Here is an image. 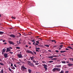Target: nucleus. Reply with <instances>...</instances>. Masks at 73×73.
<instances>
[{"instance_id":"f257e3e1","label":"nucleus","mask_w":73,"mask_h":73,"mask_svg":"<svg viewBox=\"0 0 73 73\" xmlns=\"http://www.w3.org/2000/svg\"><path fill=\"white\" fill-rule=\"evenodd\" d=\"M27 53H31L32 54H33V55L34 54V53H33L32 51H30L29 50H27Z\"/></svg>"},{"instance_id":"f03ea898","label":"nucleus","mask_w":73,"mask_h":73,"mask_svg":"<svg viewBox=\"0 0 73 73\" xmlns=\"http://www.w3.org/2000/svg\"><path fill=\"white\" fill-rule=\"evenodd\" d=\"M10 48H11V49H12V47H10L9 48H7V50L6 51V52H8L10 51Z\"/></svg>"},{"instance_id":"7ed1b4c3","label":"nucleus","mask_w":73,"mask_h":73,"mask_svg":"<svg viewBox=\"0 0 73 73\" xmlns=\"http://www.w3.org/2000/svg\"><path fill=\"white\" fill-rule=\"evenodd\" d=\"M21 69L23 70V71H24V70L27 69V68H25L24 66H22L21 67Z\"/></svg>"},{"instance_id":"20e7f679","label":"nucleus","mask_w":73,"mask_h":73,"mask_svg":"<svg viewBox=\"0 0 73 73\" xmlns=\"http://www.w3.org/2000/svg\"><path fill=\"white\" fill-rule=\"evenodd\" d=\"M17 56L19 58H22V57H23V56H22L21 54H18Z\"/></svg>"},{"instance_id":"39448f33","label":"nucleus","mask_w":73,"mask_h":73,"mask_svg":"<svg viewBox=\"0 0 73 73\" xmlns=\"http://www.w3.org/2000/svg\"><path fill=\"white\" fill-rule=\"evenodd\" d=\"M9 36L11 37H13V38H15L16 37L15 35L13 34H11Z\"/></svg>"},{"instance_id":"423d86ee","label":"nucleus","mask_w":73,"mask_h":73,"mask_svg":"<svg viewBox=\"0 0 73 73\" xmlns=\"http://www.w3.org/2000/svg\"><path fill=\"white\" fill-rule=\"evenodd\" d=\"M9 43H10V44H12V45H14V44H15V43L12 41H9Z\"/></svg>"},{"instance_id":"0eeeda50","label":"nucleus","mask_w":73,"mask_h":73,"mask_svg":"<svg viewBox=\"0 0 73 73\" xmlns=\"http://www.w3.org/2000/svg\"><path fill=\"white\" fill-rule=\"evenodd\" d=\"M57 70L56 68H54L52 70V71L53 72H56Z\"/></svg>"},{"instance_id":"6e6552de","label":"nucleus","mask_w":73,"mask_h":73,"mask_svg":"<svg viewBox=\"0 0 73 73\" xmlns=\"http://www.w3.org/2000/svg\"><path fill=\"white\" fill-rule=\"evenodd\" d=\"M4 56L5 58H7L8 56V54H4Z\"/></svg>"},{"instance_id":"1a4fd4ad","label":"nucleus","mask_w":73,"mask_h":73,"mask_svg":"<svg viewBox=\"0 0 73 73\" xmlns=\"http://www.w3.org/2000/svg\"><path fill=\"white\" fill-rule=\"evenodd\" d=\"M35 58V57L33 56L31 57H30V58H31V60H33V59H34Z\"/></svg>"},{"instance_id":"9d476101","label":"nucleus","mask_w":73,"mask_h":73,"mask_svg":"<svg viewBox=\"0 0 73 73\" xmlns=\"http://www.w3.org/2000/svg\"><path fill=\"white\" fill-rule=\"evenodd\" d=\"M56 71H58V72H59V71H60V70H61V69L60 68H56Z\"/></svg>"},{"instance_id":"9b49d317","label":"nucleus","mask_w":73,"mask_h":73,"mask_svg":"<svg viewBox=\"0 0 73 73\" xmlns=\"http://www.w3.org/2000/svg\"><path fill=\"white\" fill-rule=\"evenodd\" d=\"M30 66H32V67H33L34 65V64H33L32 63H31L30 64Z\"/></svg>"},{"instance_id":"f8f14e48","label":"nucleus","mask_w":73,"mask_h":73,"mask_svg":"<svg viewBox=\"0 0 73 73\" xmlns=\"http://www.w3.org/2000/svg\"><path fill=\"white\" fill-rule=\"evenodd\" d=\"M61 65H57L56 66V67H57V68H61Z\"/></svg>"},{"instance_id":"ddd939ff","label":"nucleus","mask_w":73,"mask_h":73,"mask_svg":"<svg viewBox=\"0 0 73 73\" xmlns=\"http://www.w3.org/2000/svg\"><path fill=\"white\" fill-rule=\"evenodd\" d=\"M68 65L69 66H72V65H73V64H71V63H69L68 64Z\"/></svg>"},{"instance_id":"4468645a","label":"nucleus","mask_w":73,"mask_h":73,"mask_svg":"<svg viewBox=\"0 0 73 73\" xmlns=\"http://www.w3.org/2000/svg\"><path fill=\"white\" fill-rule=\"evenodd\" d=\"M42 66H44V67H48V65H45V64H43L42 65Z\"/></svg>"},{"instance_id":"2eb2a0df","label":"nucleus","mask_w":73,"mask_h":73,"mask_svg":"<svg viewBox=\"0 0 73 73\" xmlns=\"http://www.w3.org/2000/svg\"><path fill=\"white\" fill-rule=\"evenodd\" d=\"M24 62H22V63H23V64L25 63V62H27V60H26V59H24Z\"/></svg>"},{"instance_id":"dca6fc26","label":"nucleus","mask_w":73,"mask_h":73,"mask_svg":"<svg viewBox=\"0 0 73 73\" xmlns=\"http://www.w3.org/2000/svg\"><path fill=\"white\" fill-rule=\"evenodd\" d=\"M27 62H28V65H30L31 64V62L29 61H27Z\"/></svg>"},{"instance_id":"f3484780","label":"nucleus","mask_w":73,"mask_h":73,"mask_svg":"<svg viewBox=\"0 0 73 73\" xmlns=\"http://www.w3.org/2000/svg\"><path fill=\"white\" fill-rule=\"evenodd\" d=\"M48 58H53V56H50L48 57Z\"/></svg>"},{"instance_id":"a211bd4d","label":"nucleus","mask_w":73,"mask_h":73,"mask_svg":"<svg viewBox=\"0 0 73 73\" xmlns=\"http://www.w3.org/2000/svg\"><path fill=\"white\" fill-rule=\"evenodd\" d=\"M3 34H4L3 32L0 31V35H3Z\"/></svg>"},{"instance_id":"6ab92c4d","label":"nucleus","mask_w":73,"mask_h":73,"mask_svg":"<svg viewBox=\"0 0 73 73\" xmlns=\"http://www.w3.org/2000/svg\"><path fill=\"white\" fill-rule=\"evenodd\" d=\"M65 52H66V51H60V53H64Z\"/></svg>"},{"instance_id":"aec40b11","label":"nucleus","mask_w":73,"mask_h":73,"mask_svg":"<svg viewBox=\"0 0 73 73\" xmlns=\"http://www.w3.org/2000/svg\"><path fill=\"white\" fill-rule=\"evenodd\" d=\"M67 48H69L70 49H73V48H72L71 46H68L67 47Z\"/></svg>"},{"instance_id":"412c9836","label":"nucleus","mask_w":73,"mask_h":73,"mask_svg":"<svg viewBox=\"0 0 73 73\" xmlns=\"http://www.w3.org/2000/svg\"><path fill=\"white\" fill-rule=\"evenodd\" d=\"M6 50V49L5 48H4L2 50V52H5Z\"/></svg>"},{"instance_id":"4be33fe9","label":"nucleus","mask_w":73,"mask_h":73,"mask_svg":"<svg viewBox=\"0 0 73 73\" xmlns=\"http://www.w3.org/2000/svg\"><path fill=\"white\" fill-rule=\"evenodd\" d=\"M0 65H2L3 66L4 65V64H3V63L2 62L0 63Z\"/></svg>"},{"instance_id":"5701e85b","label":"nucleus","mask_w":73,"mask_h":73,"mask_svg":"<svg viewBox=\"0 0 73 73\" xmlns=\"http://www.w3.org/2000/svg\"><path fill=\"white\" fill-rule=\"evenodd\" d=\"M44 69H45V71H46V70H47V67H44Z\"/></svg>"},{"instance_id":"b1692460","label":"nucleus","mask_w":73,"mask_h":73,"mask_svg":"<svg viewBox=\"0 0 73 73\" xmlns=\"http://www.w3.org/2000/svg\"><path fill=\"white\" fill-rule=\"evenodd\" d=\"M32 61L33 62H34V63H36V61H35V60H32Z\"/></svg>"},{"instance_id":"393cba45","label":"nucleus","mask_w":73,"mask_h":73,"mask_svg":"<svg viewBox=\"0 0 73 73\" xmlns=\"http://www.w3.org/2000/svg\"><path fill=\"white\" fill-rule=\"evenodd\" d=\"M61 62H62V64H65L66 63V62H65V61H62Z\"/></svg>"},{"instance_id":"a878e982","label":"nucleus","mask_w":73,"mask_h":73,"mask_svg":"<svg viewBox=\"0 0 73 73\" xmlns=\"http://www.w3.org/2000/svg\"><path fill=\"white\" fill-rule=\"evenodd\" d=\"M28 71L29 73H31V72H32V71H31V70L30 69H29Z\"/></svg>"},{"instance_id":"bb28decb","label":"nucleus","mask_w":73,"mask_h":73,"mask_svg":"<svg viewBox=\"0 0 73 73\" xmlns=\"http://www.w3.org/2000/svg\"><path fill=\"white\" fill-rule=\"evenodd\" d=\"M11 69H13V70L15 69V67L13 66L11 67Z\"/></svg>"},{"instance_id":"cd10ccee","label":"nucleus","mask_w":73,"mask_h":73,"mask_svg":"<svg viewBox=\"0 0 73 73\" xmlns=\"http://www.w3.org/2000/svg\"><path fill=\"white\" fill-rule=\"evenodd\" d=\"M44 46H46V47H49V45H44Z\"/></svg>"},{"instance_id":"c85d7f7f","label":"nucleus","mask_w":73,"mask_h":73,"mask_svg":"<svg viewBox=\"0 0 73 73\" xmlns=\"http://www.w3.org/2000/svg\"><path fill=\"white\" fill-rule=\"evenodd\" d=\"M57 58H53V59H52V60H57Z\"/></svg>"},{"instance_id":"c756f323","label":"nucleus","mask_w":73,"mask_h":73,"mask_svg":"<svg viewBox=\"0 0 73 73\" xmlns=\"http://www.w3.org/2000/svg\"><path fill=\"white\" fill-rule=\"evenodd\" d=\"M62 46H63V45H60V48H62Z\"/></svg>"},{"instance_id":"7c9ffc66","label":"nucleus","mask_w":73,"mask_h":73,"mask_svg":"<svg viewBox=\"0 0 73 73\" xmlns=\"http://www.w3.org/2000/svg\"><path fill=\"white\" fill-rule=\"evenodd\" d=\"M9 70H10V72H12V70H11V69L10 68H9Z\"/></svg>"},{"instance_id":"2f4dec72","label":"nucleus","mask_w":73,"mask_h":73,"mask_svg":"<svg viewBox=\"0 0 73 73\" xmlns=\"http://www.w3.org/2000/svg\"><path fill=\"white\" fill-rule=\"evenodd\" d=\"M51 41H52V42H55V41H56V40H51Z\"/></svg>"},{"instance_id":"473e14b6","label":"nucleus","mask_w":73,"mask_h":73,"mask_svg":"<svg viewBox=\"0 0 73 73\" xmlns=\"http://www.w3.org/2000/svg\"><path fill=\"white\" fill-rule=\"evenodd\" d=\"M16 49H20V48L19 47H16Z\"/></svg>"},{"instance_id":"72a5a7b5","label":"nucleus","mask_w":73,"mask_h":73,"mask_svg":"<svg viewBox=\"0 0 73 73\" xmlns=\"http://www.w3.org/2000/svg\"><path fill=\"white\" fill-rule=\"evenodd\" d=\"M35 49H38V50H40V48H36V47L35 48Z\"/></svg>"},{"instance_id":"f704fd0d","label":"nucleus","mask_w":73,"mask_h":73,"mask_svg":"<svg viewBox=\"0 0 73 73\" xmlns=\"http://www.w3.org/2000/svg\"><path fill=\"white\" fill-rule=\"evenodd\" d=\"M53 62V61H50L48 62H49V63H52V62Z\"/></svg>"},{"instance_id":"c9c22d12","label":"nucleus","mask_w":73,"mask_h":73,"mask_svg":"<svg viewBox=\"0 0 73 73\" xmlns=\"http://www.w3.org/2000/svg\"><path fill=\"white\" fill-rule=\"evenodd\" d=\"M21 40V39H20V40H19V43H18V44H21V42H20V40Z\"/></svg>"},{"instance_id":"e433bc0d","label":"nucleus","mask_w":73,"mask_h":73,"mask_svg":"<svg viewBox=\"0 0 73 73\" xmlns=\"http://www.w3.org/2000/svg\"><path fill=\"white\" fill-rule=\"evenodd\" d=\"M21 40V39H20V40H19V43H18V44H21V42H20V40Z\"/></svg>"},{"instance_id":"4c0bfd02","label":"nucleus","mask_w":73,"mask_h":73,"mask_svg":"<svg viewBox=\"0 0 73 73\" xmlns=\"http://www.w3.org/2000/svg\"><path fill=\"white\" fill-rule=\"evenodd\" d=\"M21 40V39H20V40H19V43H18V44H21V42H20V40Z\"/></svg>"},{"instance_id":"58836bf2","label":"nucleus","mask_w":73,"mask_h":73,"mask_svg":"<svg viewBox=\"0 0 73 73\" xmlns=\"http://www.w3.org/2000/svg\"><path fill=\"white\" fill-rule=\"evenodd\" d=\"M60 73H64V71H62H62H61Z\"/></svg>"},{"instance_id":"ea45409f","label":"nucleus","mask_w":73,"mask_h":73,"mask_svg":"<svg viewBox=\"0 0 73 73\" xmlns=\"http://www.w3.org/2000/svg\"><path fill=\"white\" fill-rule=\"evenodd\" d=\"M1 73H3V69L1 70Z\"/></svg>"},{"instance_id":"a19ab883","label":"nucleus","mask_w":73,"mask_h":73,"mask_svg":"<svg viewBox=\"0 0 73 73\" xmlns=\"http://www.w3.org/2000/svg\"><path fill=\"white\" fill-rule=\"evenodd\" d=\"M36 43H37L38 44L39 43V42H38V41H36Z\"/></svg>"},{"instance_id":"79ce46f5","label":"nucleus","mask_w":73,"mask_h":73,"mask_svg":"<svg viewBox=\"0 0 73 73\" xmlns=\"http://www.w3.org/2000/svg\"><path fill=\"white\" fill-rule=\"evenodd\" d=\"M52 57H57V56H56L54 55V56H52Z\"/></svg>"},{"instance_id":"37998d69","label":"nucleus","mask_w":73,"mask_h":73,"mask_svg":"<svg viewBox=\"0 0 73 73\" xmlns=\"http://www.w3.org/2000/svg\"><path fill=\"white\" fill-rule=\"evenodd\" d=\"M34 40H35V39H33V40H31V41H32V42H35V41Z\"/></svg>"},{"instance_id":"c03bdc74","label":"nucleus","mask_w":73,"mask_h":73,"mask_svg":"<svg viewBox=\"0 0 73 73\" xmlns=\"http://www.w3.org/2000/svg\"><path fill=\"white\" fill-rule=\"evenodd\" d=\"M11 17L12 19H16V18L15 17Z\"/></svg>"},{"instance_id":"a18cd8bd","label":"nucleus","mask_w":73,"mask_h":73,"mask_svg":"<svg viewBox=\"0 0 73 73\" xmlns=\"http://www.w3.org/2000/svg\"><path fill=\"white\" fill-rule=\"evenodd\" d=\"M36 52H39V50H38L37 49H36Z\"/></svg>"},{"instance_id":"49530a36","label":"nucleus","mask_w":73,"mask_h":73,"mask_svg":"<svg viewBox=\"0 0 73 73\" xmlns=\"http://www.w3.org/2000/svg\"><path fill=\"white\" fill-rule=\"evenodd\" d=\"M19 37H21V34H20V33H19Z\"/></svg>"},{"instance_id":"de8ad7c7","label":"nucleus","mask_w":73,"mask_h":73,"mask_svg":"<svg viewBox=\"0 0 73 73\" xmlns=\"http://www.w3.org/2000/svg\"><path fill=\"white\" fill-rule=\"evenodd\" d=\"M35 44V42H34L33 43V45H35V46H36V44Z\"/></svg>"},{"instance_id":"09e8293b","label":"nucleus","mask_w":73,"mask_h":73,"mask_svg":"<svg viewBox=\"0 0 73 73\" xmlns=\"http://www.w3.org/2000/svg\"><path fill=\"white\" fill-rule=\"evenodd\" d=\"M48 52H52V51L51 50H48Z\"/></svg>"},{"instance_id":"8fccbe9b","label":"nucleus","mask_w":73,"mask_h":73,"mask_svg":"<svg viewBox=\"0 0 73 73\" xmlns=\"http://www.w3.org/2000/svg\"><path fill=\"white\" fill-rule=\"evenodd\" d=\"M14 66L15 67H16V68H17V66H16V65L15 64L14 65Z\"/></svg>"},{"instance_id":"3c124183","label":"nucleus","mask_w":73,"mask_h":73,"mask_svg":"<svg viewBox=\"0 0 73 73\" xmlns=\"http://www.w3.org/2000/svg\"><path fill=\"white\" fill-rule=\"evenodd\" d=\"M65 73H69V71H66L65 72Z\"/></svg>"},{"instance_id":"603ef678","label":"nucleus","mask_w":73,"mask_h":73,"mask_svg":"<svg viewBox=\"0 0 73 73\" xmlns=\"http://www.w3.org/2000/svg\"><path fill=\"white\" fill-rule=\"evenodd\" d=\"M3 44H4V45H6V44H7V43L5 42L3 43Z\"/></svg>"},{"instance_id":"864d4df0","label":"nucleus","mask_w":73,"mask_h":73,"mask_svg":"<svg viewBox=\"0 0 73 73\" xmlns=\"http://www.w3.org/2000/svg\"><path fill=\"white\" fill-rule=\"evenodd\" d=\"M4 52H3V51H2V54H4Z\"/></svg>"},{"instance_id":"5fc2aeb1","label":"nucleus","mask_w":73,"mask_h":73,"mask_svg":"<svg viewBox=\"0 0 73 73\" xmlns=\"http://www.w3.org/2000/svg\"><path fill=\"white\" fill-rule=\"evenodd\" d=\"M55 52H56V53H58V51L56 50Z\"/></svg>"},{"instance_id":"6e6d98bb","label":"nucleus","mask_w":73,"mask_h":73,"mask_svg":"<svg viewBox=\"0 0 73 73\" xmlns=\"http://www.w3.org/2000/svg\"><path fill=\"white\" fill-rule=\"evenodd\" d=\"M66 50H69V49L68 48H66Z\"/></svg>"},{"instance_id":"4d7b16f0","label":"nucleus","mask_w":73,"mask_h":73,"mask_svg":"<svg viewBox=\"0 0 73 73\" xmlns=\"http://www.w3.org/2000/svg\"><path fill=\"white\" fill-rule=\"evenodd\" d=\"M11 54H13V52H9Z\"/></svg>"},{"instance_id":"13d9d810","label":"nucleus","mask_w":73,"mask_h":73,"mask_svg":"<svg viewBox=\"0 0 73 73\" xmlns=\"http://www.w3.org/2000/svg\"><path fill=\"white\" fill-rule=\"evenodd\" d=\"M33 52H34V53H35V54H36V52H34V51H33Z\"/></svg>"},{"instance_id":"bf43d9fd","label":"nucleus","mask_w":73,"mask_h":73,"mask_svg":"<svg viewBox=\"0 0 73 73\" xmlns=\"http://www.w3.org/2000/svg\"><path fill=\"white\" fill-rule=\"evenodd\" d=\"M35 64L36 65H38V64L36 63Z\"/></svg>"},{"instance_id":"052dcab7","label":"nucleus","mask_w":73,"mask_h":73,"mask_svg":"<svg viewBox=\"0 0 73 73\" xmlns=\"http://www.w3.org/2000/svg\"><path fill=\"white\" fill-rule=\"evenodd\" d=\"M13 66V64L11 63V66Z\"/></svg>"},{"instance_id":"680f3d73","label":"nucleus","mask_w":73,"mask_h":73,"mask_svg":"<svg viewBox=\"0 0 73 73\" xmlns=\"http://www.w3.org/2000/svg\"><path fill=\"white\" fill-rule=\"evenodd\" d=\"M5 41H6L5 40H3V42H5Z\"/></svg>"},{"instance_id":"e2e57ef3","label":"nucleus","mask_w":73,"mask_h":73,"mask_svg":"<svg viewBox=\"0 0 73 73\" xmlns=\"http://www.w3.org/2000/svg\"><path fill=\"white\" fill-rule=\"evenodd\" d=\"M57 46L56 45H55L54 46V47H57Z\"/></svg>"},{"instance_id":"0e129e2a","label":"nucleus","mask_w":73,"mask_h":73,"mask_svg":"<svg viewBox=\"0 0 73 73\" xmlns=\"http://www.w3.org/2000/svg\"><path fill=\"white\" fill-rule=\"evenodd\" d=\"M28 45H26V48L28 47Z\"/></svg>"},{"instance_id":"69168bd1","label":"nucleus","mask_w":73,"mask_h":73,"mask_svg":"<svg viewBox=\"0 0 73 73\" xmlns=\"http://www.w3.org/2000/svg\"><path fill=\"white\" fill-rule=\"evenodd\" d=\"M39 38V39H40L41 40H42V39H42L41 38Z\"/></svg>"},{"instance_id":"338daca9","label":"nucleus","mask_w":73,"mask_h":73,"mask_svg":"<svg viewBox=\"0 0 73 73\" xmlns=\"http://www.w3.org/2000/svg\"><path fill=\"white\" fill-rule=\"evenodd\" d=\"M35 44H36V45H38V44H37V43H35Z\"/></svg>"},{"instance_id":"774afa93","label":"nucleus","mask_w":73,"mask_h":73,"mask_svg":"<svg viewBox=\"0 0 73 73\" xmlns=\"http://www.w3.org/2000/svg\"><path fill=\"white\" fill-rule=\"evenodd\" d=\"M43 63H45V62H44L43 61H42Z\"/></svg>"}]
</instances>
